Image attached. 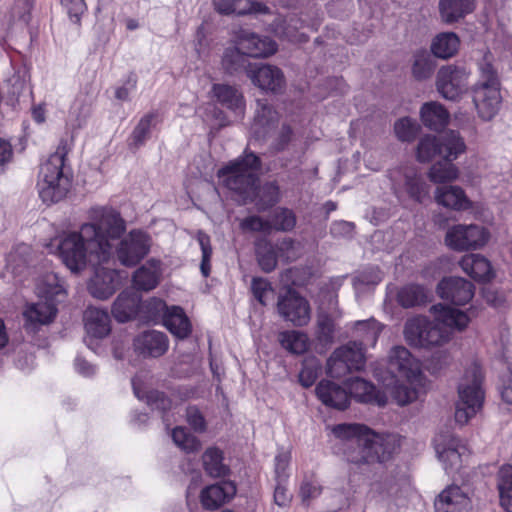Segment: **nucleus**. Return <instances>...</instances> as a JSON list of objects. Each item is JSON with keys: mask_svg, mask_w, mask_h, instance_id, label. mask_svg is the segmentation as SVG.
<instances>
[{"mask_svg": "<svg viewBox=\"0 0 512 512\" xmlns=\"http://www.w3.org/2000/svg\"><path fill=\"white\" fill-rule=\"evenodd\" d=\"M202 465L205 472L213 477H225L229 467L224 463L223 452L217 447L207 448L202 455Z\"/></svg>", "mask_w": 512, "mask_h": 512, "instance_id": "79ce46f5", "label": "nucleus"}, {"mask_svg": "<svg viewBox=\"0 0 512 512\" xmlns=\"http://www.w3.org/2000/svg\"><path fill=\"white\" fill-rule=\"evenodd\" d=\"M427 299L426 290L419 285H407L402 287L398 294L399 304L405 308L413 307L424 303Z\"/></svg>", "mask_w": 512, "mask_h": 512, "instance_id": "3c124183", "label": "nucleus"}, {"mask_svg": "<svg viewBox=\"0 0 512 512\" xmlns=\"http://www.w3.org/2000/svg\"><path fill=\"white\" fill-rule=\"evenodd\" d=\"M291 461V453L289 451H281L275 457V479L276 481H288L289 464Z\"/></svg>", "mask_w": 512, "mask_h": 512, "instance_id": "774afa93", "label": "nucleus"}, {"mask_svg": "<svg viewBox=\"0 0 512 512\" xmlns=\"http://www.w3.org/2000/svg\"><path fill=\"white\" fill-rule=\"evenodd\" d=\"M318 25V19L313 20L309 24H305V20L295 14H289L276 19L274 32L281 39L298 43L306 40L307 35L305 30H315Z\"/></svg>", "mask_w": 512, "mask_h": 512, "instance_id": "dca6fc26", "label": "nucleus"}, {"mask_svg": "<svg viewBox=\"0 0 512 512\" xmlns=\"http://www.w3.org/2000/svg\"><path fill=\"white\" fill-rule=\"evenodd\" d=\"M497 486L500 504L507 512H512V466L503 465L498 472Z\"/></svg>", "mask_w": 512, "mask_h": 512, "instance_id": "a18cd8bd", "label": "nucleus"}, {"mask_svg": "<svg viewBox=\"0 0 512 512\" xmlns=\"http://www.w3.org/2000/svg\"><path fill=\"white\" fill-rule=\"evenodd\" d=\"M474 285L462 277H445L437 285V295L453 305L461 306L469 303L474 296Z\"/></svg>", "mask_w": 512, "mask_h": 512, "instance_id": "2eb2a0df", "label": "nucleus"}, {"mask_svg": "<svg viewBox=\"0 0 512 512\" xmlns=\"http://www.w3.org/2000/svg\"><path fill=\"white\" fill-rule=\"evenodd\" d=\"M161 275V262L152 258L134 272L133 283L137 289L149 291L158 285Z\"/></svg>", "mask_w": 512, "mask_h": 512, "instance_id": "2f4dec72", "label": "nucleus"}, {"mask_svg": "<svg viewBox=\"0 0 512 512\" xmlns=\"http://www.w3.org/2000/svg\"><path fill=\"white\" fill-rule=\"evenodd\" d=\"M347 461L354 464H365L378 461L380 453L374 449L372 443H355L345 451Z\"/></svg>", "mask_w": 512, "mask_h": 512, "instance_id": "c03bdc74", "label": "nucleus"}, {"mask_svg": "<svg viewBox=\"0 0 512 512\" xmlns=\"http://www.w3.org/2000/svg\"><path fill=\"white\" fill-rule=\"evenodd\" d=\"M171 436L175 445L186 453H194L200 449L201 443L197 437L182 426L172 429Z\"/></svg>", "mask_w": 512, "mask_h": 512, "instance_id": "603ef678", "label": "nucleus"}, {"mask_svg": "<svg viewBox=\"0 0 512 512\" xmlns=\"http://www.w3.org/2000/svg\"><path fill=\"white\" fill-rule=\"evenodd\" d=\"M246 73L252 83L262 90L277 92L284 86L283 73L275 66L250 64L246 68Z\"/></svg>", "mask_w": 512, "mask_h": 512, "instance_id": "a211bd4d", "label": "nucleus"}, {"mask_svg": "<svg viewBox=\"0 0 512 512\" xmlns=\"http://www.w3.org/2000/svg\"><path fill=\"white\" fill-rule=\"evenodd\" d=\"M402 438L398 434L378 435L375 433V439L371 441L374 449L380 453L378 461H385L401 446Z\"/></svg>", "mask_w": 512, "mask_h": 512, "instance_id": "8fccbe9b", "label": "nucleus"}, {"mask_svg": "<svg viewBox=\"0 0 512 512\" xmlns=\"http://www.w3.org/2000/svg\"><path fill=\"white\" fill-rule=\"evenodd\" d=\"M279 341L284 349L293 354H302L309 347V338L306 333L301 331H284L280 333Z\"/></svg>", "mask_w": 512, "mask_h": 512, "instance_id": "49530a36", "label": "nucleus"}, {"mask_svg": "<svg viewBox=\"0 0 512 512\" xmlns=\"http://www.w3.org/2000/svg\"><path fill=\"white\" fill-rule=\"evenodd\" d=\"M163 323L177 338H186L191 332V323L181 307H166Z\"/></svg>", "mask_w": 512, "mask_h": 512, "instance_id": "f704fd0d", "label": "nucleus"}, {"mask_svg": "<svg viewBox=\"0 0 512 512\" xmlns=\"http://www.w3.org/2000/svg\"><path fill=\"white\" fill-rule=\"evenodd\" d=\"M383 278L382 272L378 268H369L360 272L354 279V287L357 292L364 291L366 288L377 285Z\"/></svg>", "mask_w": 512, "mask_h": 512, "instance_id": "4d7b16f0", "label": "nucleus"}, {"mask_svg": "<svg viewBox=\"0 0 512 512\" xmlns=\"http://www.w3.org/2000/svg\"><path fill=\"white\" fill-rule=\"evenodd\" d=\"M259 166L255 154L245 153L243 157L221 168L217 176L222 185L242 195L244 201L253 200L260 192L256 185Z\"/></svg>", "mask_w": 512, "mask_h": 512, "instance_id": "423d86ee", "label": "nucleus"}, {"mask_svg": "<svg viewBox=\"0 0 512 512\" xmlns=\"http://www.w3.org/2000/svg\"><path fill=\"white\" fill-rule=\"evenodd\" d=\"M355 329L358 336L361 337V342H350L337 350L343 351L342 357L345 358L351 370H360L365 365V355L362 346L373 347L376 344L381 332V326L377 321L371 319L356 322Z\"/></svg>", "mask_w": 512, "mask_h": 512, "instance_id": "9d476101", "label": "nucleus"}, {"mask_svg": "<svg viewBox=\"0 0 512 512\" xmlns=\"http://www.w3.org/2000/svg\"><path fill=\"white\" fill-rule=\"evenodd\" d=\"M343 351L337 349L333 352L327 362V373L331 377H342L351 371L345 358L342 357Z\"/></svg>", "mask_w": 512, "mask_h": 512, "instance_id": "e2e57ef3", "label": "nucleus"}, {"mask_svg": "<svg viewBox=\"0 0 512 512\" xmlns=\"http://www.w3.org/2000/svg\"><path fill=\"white\" fill-rule=\"evenodd\" d=\"M335 331L334 319L331 315L320 312L317 318V338L321 342L330 343Z\"/></svg>", "mask_w": 512, "mask_h": 512, "instance_id": "052dcab7", "label": "nucleus"}, {"mask_svg": "<svg viewBox=\"0 0 512 512\" xmlns=\"http://www.w3.org/2000/svg\"><path fill=\"white\" fill-rule=\"evenodd\" d=\"M435 512H469L471 499L458 485L443 489L434 502Z\"/></svg>", "mask_w": 512, "mask_h": 512, "instance_id": "aec40b11", "label": "nucleus"}, {"mask_svg": "<svg viewBox=\"0 0 512 512\" xmlns=\"http://www.w3.org/2000/svg\"><path fill=\"white\" fill-rule=\"evenodd\" d=\"M412 74L417 80L430 78L435 70V61L426 50H418L413 56Z\"/></svg>", "mask_w": 512, "mask_h": 512, "instance_id": "de8ad7c7", "label": "nucleus"}, {"mask_svg": "<svg viewBox=\"0 0 512 512\" xmlns=\"http://www.w3.org/2000/svg\"><path fill=\"white\" fill-rule=\"evenodd\" d=\"M462 271L477 282H490L495 278L491 262L481 254H466L460 261Z\"/></svg>", "mask_w": 512, "mask_h": 512, "instance_id": "b1692460", "label": "nucleus"}, {"mask_svg": "<svg viewBox=\"0 0 512 512\" xmlns=\"http://www.w3.org/2000/svg\"><path fill=\"white\" fill-rule=\"evenodd\" d=\"M214 9L222 15L244 16L267 9L266 6L249 0H213Z\"/></svg>", "mask_w": 512, "mask_h": 512, "instance_id": "58836bf2", "label": "nucleus"}, {"mask_svg": "<svg viewBox=\"0 0 512 512\" xmlns=\"http://www.w3.org/2000/svg\"><path fill=\"white\" fill-rule=\"evenodd\" d=\"M428 177L437 184L452 182L458 179L459 169L449 161L437 162L430 167Z\"/></svg>", "mask_w": 512, "mask_h": 512, "instance_id": "09e8293b", "label": "nucleus"}, {"mask_svg": "<svg viewBox=\"0 0 512 512\" xmlns=\"http://www.w3.org/2000/svg\"><path fill=\"white\" fill-rule=\"evenodd\" d=\"M28 89V79L23 72H14L0 86V97L7 105L16 107L20 96Z\"/></svg>", "mask_w": 512, "mask_h": 512, "instance_id": "72a5a7b5", "label": "nucleus"}, {"mask_svg": "<svg viewBox=\"0 0 512 512\" xmlns=\"http://www.w3.org/2000/svg\"><path fill=\"white\" fill-rule=\"evenodd\" d=\"M437 204L455 211H465L472 207L465 191L457 185L437 187L434 193Z\"/></svg>", "mask_w": 512, "mask_h": 512, "instance_id": "bb28decb", "label": "nucleus"}, {"mask_svg": "<svg viewBox=\"0 0 512 512\" xmlns=\"http://www.w3.org/2000/svg\"><path fill=\"white\" fill-rule=\"evenodd\" d=\"M271 224L276 230L290 231L295 227L296 217L292 211L280 208L275 210Z\"/></svg>", "mask_w": 512, "mask_h": 512, "instance_id": "0e129e2a", "label": "nucleus"}, {"mask_svg": "<svg viewBox=\"0 0 512 512\" xmlns=\"http://www.w3.org/2000/svg\"><path fill=\"white\" fill-rule=\"evenodd\" d=\"M91 113V103L83 97H78L72 103L68 118L67 127L74 130L83 128Z\"/></svg>", "mask_w": 512, "mask_h": 512, "instance_id": "37998d69", "label": "nucleus"}, {"mask_svg": "<svg viewBox=\"0 0 512 512\" xmlns=\"http://www.w3.org/2000/svg\"><path fill=\"white\" fill-rule=\"evenodd\" d=\"M472 94L478 116L484 121L492 120L500 110L502 97L497 72L490 63L480 65V79Z\"/></svg>", "mask_w": 512, "mask_h": 512, "instance_id": "0eeeda50", "label": "nucleus"}, {"mask_svg": "<svg viewBox=\"0 0 512 512\" xmlns=\"http://www.w3.org/2000/svg\"><path fill=\"white\" fill-rule=\"evenodd\" d=\"M333 435L349 446L355 443H369L375 439V433L361 424H338L331 428Z\"/></svg>", "mask_w": 512, "mask_h": 512, "instance_id": "c756f323", "label": "nucleus"}, {"mask_svg": "<svg viewBox=\"0 0 512 512\" xmlns=\"http://www.w3.org/2000/svg\"><path fill=\"white\" fill-rule=\"evenodd\" d=\"M84 325L86 330L85 342L91 350L96 351L95 342L110 333V317L107 311L103 309L89 307L84 313Z\"/></svg>", "mask_w": 512, "mask_h": 512, "instance_id": "f3484780", "label": "nucleus"}, {"mask_svg": "<svg viewBox=\"0 0 512 512\" xmlns=\"http://www.w3.org/2000/svg\"><path fill=\"white\" fill-rule=\"evenodd\" d=\"M245 56L246 54L243 53L238 45L235 44V46L228 47L225 49L222 57V66L229 73L237 72L244 67L246 69Z\"/></svg>", "mask_w": 512, "mask_h": 512, "instance_id": "864d4df0", "label": "nucleus"}, {"mask_svg": "<svg viewBox=\"0 0 512 512\" xmlns=\"http://www.w3.org/2000/svg\"><path fill=\"white\" fill-rule=\"evenodd\" d=\"M390 180L396 197L422 203L429 197L430 186L424 177L413 167H399L391 170Z\"/></svg>", "mask_w": 512, "mask_h": 512, "instance_id": "6e6552de", "label": "nucleus"}, {"mask_svg": "<svg viewBox=\"0 0 512 512\" xmlns=\"http://www.w3.org/2000/svg\"><path fill=\"white\" fill-rule=\"evenodd\" d=\"M317 398L325 405L338 410H344L350 403L346 389L330 380H322L316 386Z\"/></svg>", "mask_w": 512, "mask_h": 512, "instance_id": "a878e982", "label": "nucleus"}, {"mask_svg": "<svg viewBox=\"0 0 512 512\" xmlns=\"http://www.w3.org/2000/svg\"><path fill=\"white\" fill-rule=\"evenodd\" d=\"M134 350L144 357H159L168 349V339L162 332L150 330L139 334L134 339Z\"/></svg>", "mask_w": 512, "mask_h": 512, "instance_id": "393cba45", "label": "nucleus"}, {"mask_svg": "<svg viewBox=\"0 0 512 512\" xmlns=\"http://www.w3.org/2000/svg\"><path fill=\"white\" fill-rule=\"evenodd\" d=\"M277 120V112L269 104L259 100L251 129L256 136H264L275 126Z\"/></svg>", "mask_w": 512, "mask_h": 512, "instance_id": "a19ab883", "label": "nucleus"}, {"mask_svg": "<svg viewBox=\"0 0 512 512\" xmlns=\"http://www.w3.org/2000/svg\"><path fill=\"white\" fill-rule=\"evenodd\" d=\"M474 9L475 0H439L440 17L446 24L460 21Z\"/></svg>", "mask_w": 512, "mask_h": 512, "instance_id": "473e14b6", "label": "nucleus"}, {"mask_svg": "<svg viewBox=\"0 0 512 512\" xmlns=\"http://www.w3.org/2000/svg\"><path fill=\"white\" fill-rule=\"evenodd\" d=\"M471 312L472 308L461 310L446 304H435L430 307L433 320L421 315L407 319L403 329L404 340L414 348L443 346L451 341L455 332L468 328Z\"/></svg>", "mask_w": 512, "mask_h": 512, "instance_id": "f03ea898", "label": "nucleus"}, {"mask_svg": "<svg viewBox=\"0 0 512 512\" xmlns=\"http://www.w3.org/2000/svg\"><path fill=\"white\" fill-rule=\"evenodd\" d=\"M66 161L64 149H57L40 165L37 189L40 198L46 204L63 200L70 191L72 173Z\"/></svg>", "mask_w": 512, "mask_h": 512, "instance_id": "20e7f679", "label": "nucleus"}, {"mask_svg": "<svg viewBox=\"0 0 512 512\" xmlns=\"http://www.w3.org/2000/svg\"><path fill=\"white\" fill-rule=\"evenodd\" d=\"M153 120L154 116L152 114H148L139 121L132 134L133 143L135 145L139 146L143 144L148 138L153 125Z\"/></svg>", "mask_w": 512, "mask_h": 512, "instance_id": "69168bd1", "label": "nucleus"}, {"mask_svg": "<svg viewBox=\"0 0 512 512\" xmlns=\"http://www.w3.org/2000/svg\"><path fill=\"white\" fill-rule=\"evenodd\" d=\"M140 298L133 291H123L115 300L112 314L119 322H127L138 312Z\"/></svg>", "mask_w": 512, "mask_h": 512, "instance_id": "c9c22d12", "label": "nucleus"}, {"mask_svg": "<svg viewBox=\"0 0 512 512\" xmlns=\"http://www.w3.org/2000/svg\"><path fill=\"white\" fill-rule=\"evenodd\" d=\"M460 38L454 32H441L435 35L430 44L431 54L441 60L456 56L460 49Z\"/></svg>", "mask_w": 512, "mask_h": 512, "instance_id": "7c9ffc66", "label": "nucleus"}, {"mask_svg": "<svg viewBox=\"0 0 512 512\" xmlns=\"http://www.w3.org/2000/svg\"><path fill=\"white\" fill-rule=\"evenodd\" d=\"M483 373L480 364L472 361L467 365L458 384V399L455 407V421L466 425L482 409L484 391Z\"/></svg>", "mask_w": 512, "mask_h": 512, "instance_id": "39448f33", "label": "nucleus"}, {"mask_svg": "<svg viewBox=\"0 0 512 512\" xmlns=\"http://www.w3.org/2000/svg\"><path fill=\"white\" fill-rule=\"evenodd\" d=\"M490 238L488 230L477 224H457L451 226L445 235V244L455 251L478 250Z\"/></svg>", "mask_w": 512, "mask_h": 512, "instance_id": "f8f14e48", "label": "nucleus"}, {"mask_svg": "<svg viewBox=\"0 0 512 512\" xmlns=\"http://www.w3.org/2000/svg\"><path fill=\"white\" fill-rule=\"evenodd\" d=\"M436 457L447 474L457 472L467 460L469 449L451 432H441L433 440Z\"/></svg>", "mask_w": 512, "mask_h": 512, "instance_id": "1a4fd4ad", "label": "nucleus"}, {"mask_svg": "<svg viewBox=\"0 0 512 512\" xmlns=\"http://www.w3.org/2000/svg\"><path fill=\"white\" fill-rule=\"evenodd\" d=\"M439 156V140L436 136L426 135L417 145L416 158L419 162H429Z\"/></svg>", "mask_w": 512, "mask_h": 512, "instance_id": "5fc2aeb1", "label": "nucleus"}, {"mask_svg": "<svg viewBox=\"0 0 512 512\" xmlns=\"http://www.w3.org/2000/svg\"><path fill=\"white\" fill-rule=\"evenodd\" d=\"M320 370L321 365L318 360L314 358L306 359L299 373V381L301 385L304 387L312 386L318 378Z\"/></svg>", "mask_w": 512, "mask_h": 512, "instance_id": "bf43d9fd", "label": "nucleus"}, {"mask_svg": "<svg viewBox=\"0 0 512 512\" xmlns=\"http://www.w3.org/2000/svg\"><path fill=\"white\" fill-rule=\"evenodd\" d=\"M132 386L135 396L140 400H145L153 409L163 411L171 409L172 401L158 391H149L145 381L140 376H136L132 380Z\"/></svg>", "mask_w": 512, "mask_h": 512, "instance_id": "4c0bfd02", "label": "nucleus"}, {"mask_svg": "<svg viewBox=\"0 0 512 512\" xmlns=\"http://www.w3.org/2000/svg\"><path fill=\"white\" fill-rule=\"evenodd\" d=\"M35 293L39 299L58 304L67 296L65 281L53 271L45 272L36 280Z\"/></svg>", "mask_w": 512, "mask_h": 512, "instance_id": "4be33fe9", "label": "nucleus"}, {"mask_svg": "<svg viewBox=\"0 0 512 512\" xmlns=\"http://www.w3.org/2000/svg\"><path fill=\"white\" fill-rule=\"evenodd\" d=\"M469 77L470 71L463 66L443 65L436 73V90L444 99L457 101L468 91Z\"/></svg>", "mask_w": 512, "mask_h": 512, "instance_id": "9b49d317", "label": "nucleus"}, {"mask_svg": "<svg viewBox=\"0 0 512 512\" xmlns=\"http://www.w3.org/2000/svg\"><path fill=\"white\" fill-rule=\"evenodd\" d=\"M438 140L439 156L445 161L452 162L466 151L464 139L456 131H448Z\"/></svg>", "mask_w": 512, "mask_h": 512, "instance_id": "ea45409f", "label": "nucleus"}, {"mask_svg": "<svg viewBox=\"0 0 512 512\" xmlns=\"http://www.w3.org/2000/svg\"><path fill=\"white\" fill-rule=\"evenodd\" d=\"M420 126L415 119L402 117L394 123L395 136L402 142H411L415 139Z\"/></svg>", "mask_w": 512, "mask_h": 512, "instance_id": "6e6d98bb", "label": "nucleus"}, {"mask_svg": "<svg viewBox=\"0 0 512 512\" xmlns=\"http://www.w3.org/2000/svg\"><path fill=\"white\" fill-rule=\"evenodd\" d=\"M251 289L254 297L262 305H267L274 298V290L264 278H253Z\"/></svg>", "mask_w": 512, "mask_h": 512, "instance_id": "680f3d73", "label": "nucleus"}, {"mask_svg": "<svg viewBox=\"0 0 512 512\" xmlns=\"http://www.w3.org/2000/svg\"><path fill=\"white\" fill-rule=\"evenodd\" d=\"M125 230V221L116 210L96 207L90 211L89 222L83 223L79 230L62 231L47 247L73 274L108 262L114 252L122 265L132 267L150 252L152 240L146 232L132 230L114 250L113 242Z\"/></svg>", "mask_w": 512, "mask_h": 512, "instance_id": "f257e3e1", "label": "nucleus"}, {"mask_svg": "<svg viewBox=\"0 0 512 512\" xmlns=\"http://www.w3.org/2000/svg\"><path fill=\"white\" fill-rule=\"evenodd\" d=\"M234 42L249 57H268L277 50L276 43L270 38L246 30L239 31Z\"/></svg>", "mask_w": 512, "mask_h": 512, "instance_id": "6ab92c4d", "label": "nucleus"}, {"mask_svg": "<svg viewBox=\"0 0 512 512\" xmlns=\"http://www.w3.org/2000/svg\"><path fill=\"white\" fill-rule=\"evenodd\" d=\"M197 240L201 247L202 251V261H201V272L204 277H207L210 273V259L212 255V249L210 246V238L203 232H199L197 235Z\"/></svg>", "mask_w": 512, "mask_h": 512, "instance_id": "338daca9", "label": "nucleus"}, {"mask_svg": "<svg viewBox=\"0 0 512 512\" xmlns=\"http://www.w3.org/2000/svg\"><path fill=\"white\" fill-rule=\"evenodd\" d=\"M350 395L359 402L383 406L387 403L385 392L377 390L374 385L364 379L355 378L348 383Z\"/></svg>", "mask_w": 512, "mask_h": 512, "instance_id": "c85d7f7f", "label": "nucleus"}, {"mask_svg": "<svg viewBox=\"0 0 512 512\" xmlns=\"http://www.w3.org/2000/svg\"><path fill=\"white\" fill-rule=\"evenodd\" d=\"M127 279V274L115 269L96 267L87 281L89 294L98 300L109 299Z\"/></svg>", "mask_w": 512, "mask_h": 512, "instance_id": "ddd939ff", "label": "nucleus"}, {"mask_svg": "<svg viewBox=\"0 0 512 512\" xmlns=\"http://www.w3.org/2000/svg\"><path fill=\"white\" fill-rule=\"evenodd\" d=\"M57 303L39 299L36 303L25 306L22 314L24 326L27 330L35 331L42 325L51 323L57 314Z\"/></svg>", "mask_w": 512, "mask_h": 512, "instance_id": "412c9836", "label": "nucleus"}, {"mask_svg": "<svg viewBox=\"0 0 512 512\" xmlns=\"http://www.w3.org/2000/svg\"><path fill=\"white\" fill-rule=\"evenodd\" d=\"M387 369L395 378L389 390L396 403L407 405L417 400L424 386L420 361L407 348L395 346L388 353Z\"/></svg>", "mask_w": 512, "mask_h": 512, "instance_id": "7ed1b4c3", "label": "nucleus"}, {"mask_svg": "<svg viewBox=\"0 0 512 512\" xmlns=\"http://www.w3.org/2000/svg\"><path fill=\"white\" fill-rule=\"evenodd\" d=\"M277 309L280 316L294 326H305L311 320L309 302L293 291H288L279 298Z\"/></svg>", "mask_w": 512, "mask_h": 512, "instance_id": "4468645a", "label": "nucleus"}, {"mask_svg": "<svg viewBox=\"0 0 512 512\" xmlns=\"http://www.w3.org/2000/svg\"><path fill=\"white\" fill-rule=\"evenodd\" d=\"M213 96L219 103L234 113L236 119H241L245 112V102L241 92L226 84H214Z\"/></svg>", "mask_w": 512, "mask_h": 512, "instance_id": "cd10ccee", "label": "nucleus"}, {"mask_svg": "<svg viewBox=\"0 0 512 512\" xmlns=\"http://www.w3.org/2000/svg\"><path fill=\"white\" fill-rule=\"evenodd\" d=\"M322 493V487L319 482L312 476L305 477L300 484L299 496L305 505L318 498Z\"/></svg>", "mask_w": 512, "mask_h": 512, "instance_id": "13d9d810", "label": "nucleus"}, {"mask_svg": "<svg viewBox=\"0 0 512 512\" xmlns=\"http://www.w3.org/2000/svg\"><path fill=\"white\" fill-rule=\"evenodd\" d=\"M420 117L426 127L436 131L443 129L449 121L448 111L441 103L435 101L423 104Z\"/></svg>", "mask_w": 512, "mask_h": 512, "instance_id": "e433bc0d", "label": "nucleus"}, {"mask_svg": "<svg viewBox=\"0 0 512 512\" xmlns=\"http://www.w3.org/2000/svg\"><path fill=\"white\" fill-rule=\"evenodd\" d=\"M237 488L232 481H222L202 489L200 502L207 510H217L229 502L236 494Z\"/></svg>", "mask_w": 512, "mask_h": 512, "instance_id": "5701e85b", "label": "nucleus"}]
</instances>
